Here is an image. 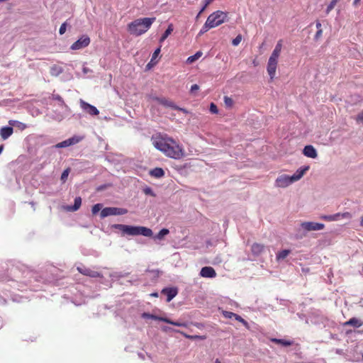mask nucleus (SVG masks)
Instances as JSON below:
<instances>
[{
	"mask_svg": "<svg viewBox=\"0 0 363 363\" xmlns=\"http://www.w3.org/2000/svg\"><path fill=\"white\" fill-rule=\"evenodd\" d=\"M200 276L205 278H214L216 277V272L211 267H203L200 271Z\"/></svg>",
	"mask_w": 363,
	"mask_h": 363,
	"instance_id": "4468645a",
	"label": "nucleus"
},
{
	"mask_svg": "<svg viewBox=\"0 0 363 363\" xmlns=\"http://www.w3.org/2000/svg\"><path fill=\"white\" fill-rule=\"evenodd\" d=\"M103 205L101 203H96L92 206L91 212L94 215L96 214L99 211L102 210Z\"/></svg>",
	"mask_w": 363,
	"mask_h": 363,
	"instance_id": "473e14b6",
	"label": "nucleus"
},
{
	"mask_svg": "<svg viewBox=\"0 0 363 363\" xmlns=\"http://www.w3.org/2000/svg\"><path fill=\"white\" fill-rule=\"evenodd\" d=\"M82 205V199L78 196L74 199V203L73 206H68L67 207V210L69 211H77Z\"/></svg>",
	"mask_w": 363,
	"mask_h": 363,
	"instance_id": "412c9836",
	"label": "nucleus"
},
{
	"mask_svg": "<svg viewBox=\"0 0 363 363\" xmlns=\"http://www.w3.org/2000/svg\"><path fill=\"white\" fill-rule=\"evenodd\" d=\"M315 26L318 30L322 29V26L319 21H316Z\"/></svg>",
	"mask_w": 363,
	"mask_h": 363,
	"instance_id": "603ef678",
	"label": "nucleus"
},
{
	"mask_svg": "<svg viewBox=\"0 0 363 363\" xmlns=\"http://www.w3.org/2000/svg\"><path fill=\"white\" fill-rule=\"evenodd\" d=\"M69 173V169H66L63 171V172L62 173V175H61V180L62 182H65L67 180Z\"/></svg>",
	"mask_w": 363,
	"mask_h": 363,
	"instance_id": "e433bc0d",
	"label": "nucleus"
},
{
	"mask_svg": "<svg viewBox=\"0 0 363 363\" xmlns=\"http://www.w3.org/2000/svg\"><path fill=\"white\" fill-rule=\"evenodd\" d=\"M151 296L157 297L158 295L157 293H152L151 294Z\"/></svg>",
	"mask_w": 363,
	"mask_h": 363,
	"instance_id": "bf43d9fd",
	"label": "nucleus"
},
{
	"mask_svg": "<svg viewBox=\"0 0 363 363\" xmlns=\"http://www.w3.org/2000/svg\"><path fill=\"white\" fill-rule=\"evenodd\" d=\"M150 174L155 178H161L164 176V172L162 168L155 167L150 170Z\"/></svg>",
	"mask_w": 363,
	"mask_h": 363,
	"instance_id": "5701e85b",
	"label": "nucleus"
},
{
	"mask_svg": "<svg viewBox=\"0 0 363 363\" xmlns=\"http://www.w3.org/2000/svg\"><path fill=\"white\" fill-rule=\"evenodd\" d=\"M271 341L276 344L281 345L284 347H288L294 345V342L291 340H287L284 339L272 338Z\"/></svg>",
	"mask_w": 363,
	"mask_h": 363,
	"instance_id": "4be33fe9",
	"label": "nucleus"
},
{
	"mask_svg": "<svg viewBox=\"0 0 363 363\" xmlns=\"http://www.w3.org/2000/svg\"><path fill=\"white\" fill-rule=\"evenodd\" d=\"M155 20V17L138 18L128 25V30L131 35H141L150 29Z\"/></svg>",
	"mask_w": 363,
	"mask_h": 363,
	"instance_id": "7ed1b4c3",
	"label": "nucleus"
},
{
	"mask_svg": "<svg viewBox=\"0 0 363 363\" xmlns=\"http://www.w3.org/2000/svg\"><path fill=\"white\" fill-rule=\"evenodd\" d=\"M322 34H323V30L322 29L318 30L316 33L315 34L314 39L315 40H318L321 38Z\"/></svg>",
	"mask_w": 363,
	"mask_h": 363,
	"instance_id": "c03bdc74",
	"label": "nucleus"
},
{
	"mask_svg": "<svg viewBox=\"0 0 363 363\" xmlns=\"http://www.w3.org/2000/svg\"><path fill=\"white\" fill-rule=\"evenodd\" d=\"M214 0H203V3H206V6H208L211 4Z\"/></svg>",
	"mask_w": 363,
	"mask_h": 363,
	"instance_id": "5fc2aeb1",
	"label": "nucleus"
},
{
	"mask_svg": "<svg viewBox=\"0 0 363 363\" xmlns=\"http://www.w3.org/2000/svg\"><path fill=\"white\" fill-rule=\"evenodd\" d=\"M66 28H67V25L65 23H63L61 26H60V30H59V33L60 35H63L65 31H66Z\"/></svg>",
	"mask_w": 363,
	"mask_h": 363,
	"instance_id": "37998d69",
	"label": "nucleus"
},
{
	"mask_svg": "<svg viewBox=\"0 0 363 363\" xmlns=\"http://www.w3.org/2000/svg\"><path fill=\"white\" fill-rule=\"evenodd\" d=\"M360 224L362 226H363V216L361 218Z\"/></svg>",
	"mask_w": 363,
	"mask_h": 363,
	"instance_id": "13d9d810",
	"label": "nucleus"
},
{
	"mask_svg": "<svg viewBox=\"0 0 363 363\" xmlns=\"http://www.w3.org/2000/svg\"><path fill=\"white\" fill-rule=\"evenodd\" d=\"M152 140L154 147L168 157L179 160L185 155L183 147L172 138L157 135Z\"/></svg>",
	"mask_w": 363,
	"mask_h": 363,
	"instance_id": "f257e3e1",
	"label": "nucleus"
},
{
	"mask_svg": "<svg viewBox=\"0 0 363 363\" xmlns=\"http://www.w3.org/2000/svg\"><path fill=\"white\" fill-rule=\"evenodd\" d=\"M9 124L11 125L16 126L20 130H24L27 128V125L25 123L17 121H9Z\"/></svg>",
	"mask_w": 363,
	"mask_h": 363,
	"instance_id": "c756f323",
	"label": "nucleus"
},
{
	"mask_svg": "<svg viewBox=\"0 0 363 363\" xmlns=\"http://www.w3.org/2000/svg\"><path fill=\"white\" fill-rule=\"evenodd\" d=\"M210 111L212 113H218V109L216 106V105L213 103H211V105H210Z\"/></svg>",
	"mask_w": 363,
	"mask_h": 363,
	"instance_id": "a19ab883",
	"label": "nucleus"
},
{
	"mask_svg": "<svg viewBox=\"0 0 363 363\" xmlns=\"http://www.w3.org/2000/svg\"><path fill=\"white\" fill-rule=\"evenodd\" d=\"M63 69L62 67L54 65L50 67V74L54 77L59 76L61 73H62Z\"/></svg>",
	"mask_w": 363,
	"mask_h": 363,
	"instance_id": "b1692460",
	"label": "nucleus"
},
{
	"mask_svg": "<svg viewBox=\"0 0 363 363\" xmlns=\"http://www.w3.org/2000/svg\"><path fill=\"white\" fill-rule=\"evenodd\" d=\"M203 53L201 51H198L196 52L194 55H191L187 58L186 62L189 64L194 62L196 60H197L199 58H200L202 56Z\"/></svg>",
	"mask_w": 363,
	"mask_h": 363,
	"instance_id": "bb28decb",
	"label": "nucleus"
},
{
	"mask_svg": "<svg viewBox=\"0 0 363 363\" xmlns=\"http://www.w3.org/2000/svg\"><path fill=\"white\" fill-rule=\"evenodd\" d=\"M359 1H360V0H354L353 4H354V5H357V4L359 2Z\"/></svg>",
	"mask_w": 363,
	"mask_h": 363,
	"instance_id": "4d7b16f0",
	"label": "nucleus"
},
{
	"mask_svg": "<svg viewBox=\"0 0 363 363\" xmlns=\"http://www.w3.org/2000/svg\"><path fill=\"white\" fill-rule=\"evenodd\" d=\"M82 140V137L79 136H74L70 138H68L62 142H60L55 145L56 148H63V147H67L69 146L75 145L78 143H79Z\"/></svg>",
	"mask_w": 363,
	"mask_h": 363,
	"instance_id": "9b49d317",
	"label": "nucleus"
},
{
	"mask_svg": "<svg viewBox=\"0 0 363 363\" xmlns=\"http://www.w3.org/2000/svg\"><path fill=\"white\" fill-rule=\"evenodd\" d=\"M208 6H206V3H204V5L203 6V7L201 9V10L199 11V13L197 14V16H196V20H198L199 18L200 17L201 14L205 11V9H206Z\"/></svg>",
	"mask_w": 363,
	"mask_h": 363,
	"instance_id": "49530a36",
	"label": "nucleus"
},
{
	"mask_svg": "<svg viewBox=\"0 0 363 363\" xmlns=\"http://www.w3.org/2000/svg\"><path fill=\"white\" fill-rule=\"evenodd\" d=\"M290 252H291V251L289 250H284L279 252L277 255V260L279 261V260L285 259L290 254Z\"/></svg>",
	"mask_w": 363,
	"mask_h": 363,
	"instance_id": "cd10ccee",
	"label": "nucleus"
},
{
	"mask_svg": "<svg viewBox=\"0 0 363 363\" xmlns=\"http://www.w3.org/2000/svg\"><path fill=\"white\" fill-rule=\"evenodd\" d=\"M363 324L359 319H350L344 323L345 325H352L354 328H358Z\"/></svg>",
	"mask_w": 363,
	"mask_h": 363,
	"instance_id": "a878e982",
	"label": "nucleus"
},
{
	"mask_svg": "<svg viewBox=\"0 0 363 363\" xmlns=\"http://www.w3.org/2000/svg\"><path fill=\"white\" fill-rule=\"evenodd\" d=\"M308 169V166H305L298 169L292 176L286 174H281L275 180V186L278 188H286L289 186L294 182L301 179Z\"/></svg>",
	"mask_w": 363,
	"mask_h": 363,
	"instance_id": "20e7f679",
	"label": "nucleus"
},
{
	"mask_svg": "<svg viewBox=\"0 0 363 363\" xmlns=\"http://www.w3.org/2000/svg\"><path fill=\"white\" fill-rule=\"evenodd\" d=\"M125 225H123V224H113L111 225L112 228L120 230L122 236L125 231Z\"/></svg>",
	"mask_w": 363,
	"mask_h": 363,
	"instance_id": "2f4dec72",
	"label": "nucleus"
},
{
	"mask_svg": "<svg viewBox=\"0 0 363 363\" xmlns=\"http://www.w3.org/2000/svg\"><path fill=\"white\" fill-rule=\"evenodd\" d=\"M174 109H175V110H179V111H182V112H183V113H189V111H188L186 109L183 108H180V107H179V108H174Z\"/></svg>",
	"mask_w": 363,
	"mask_h": 363,
	"instance_id": "864d4df0",
	"label": "nucleus"
},
{
	"mask_svg": "<svg viewBox=\"0 0 363 363\" xmlns=\"http://www.w3.org/2000/svg\"><path fill=\"white\" fill-rule=\"evenodd\" d=\"M154 100L157 101L158 103H160V104L166 106V107H170L172 108H179V106H177V105H175L174 104V102H172V101H169L165 98H159V97H154L153 98Z\"/></svg>",
	"mask_w": 363,
	"mask_h": 363,
	"instance_id": "6ab92c4d",
	"label": "nucleus"
},
{
	"mask_svg": "<svg viewBox=\"0 0 363 363\" xmlns=\"http://www.w3.org/2000/svg\"><path fill=\"white\" fill-rule=\"evenodd\" d=\"M215 363H221L220 360L219 359H216L215 360Z\"/></svg>",
	"mask_w": 363,
	"mask_h": 363,
	"instance_id": "052dcab7",
	"label": "nucleus"
},
{
	"mask_svg": "<svg viewBox=\"0 0 363 363\" xmlns=\"http://www.w3.org/2000/svg\"><path fill=\"white\" fill-rule=\"evenodd\" d=\"M242 40V35H238L235 38H234L232 41V44L234 45V46H237L240 44V43L241 42Z\"/></svg>",
	"mask_w": 363,
	"mask_h": 363,
	"instance_id": "58836bf2",
	"label": "nucleus"
},
{
	"mask_svg": "<svg viewBox=\"0 0 363 363\" xmlns=\"http://www.w3.org/2000/svg\"><path fill=\"white\" fill-rule=\"evenodd\" d=\"M352 214L350 212L337 213L333 215H323L320 218L326 221H336L340 218L350 219Z\"/></svg>",
	"mask_w": 363,
	"mask_h": 363,
	"instance_id": "1a4fd4ad",
	"label": "nucleus"
},
{
	"mask_svg": "<svg viewBox=\"0 0 363 363\" xmlns=\"http://www.w3.org/2000/svg\"><path fill=\"white\" fill-rule=\"evenodd\" d=\"M143 235L145 237H152L153 235L152 230L150 228L144 226H133L125 225V231L123 235Z\"/></svg>",
	"mask_w": 363,
	"mask_h": 363,
	"instance_id": "39448f33",
	"label": "nucleus"
},
{
	"mask_svg": "<svg viewBox=\"0 0 363 363\" xmlns=\"http://www.w3.org/2000/svg\"><path fill=\"white\" fill-rule=\"evenodd\" d=\"M90 42L91 40L89 37L86 35H84L76 42H74L71 45L70 48L73 50H81L82 48L87 47L89 45Z\"/></svg>",
	"mask_w": 363,
	"mask_h": 363,
	"instance_id": "9d476101",
	"label": "nucleus"
},
{
	"mask_svg": "<svg viewBox=\"0 0 363 363\" xmlns=\"http://www.w3.org/2000/svg\"><path fill=\"white\" fill-rule=\"evenodd\" d=\"M169 233V231L168 229L163 228L155 236V239L161 240L165 235H168Z\"/></svg>",
	"mask_w": 363,
	"mask_h": 363,
	"instance_id": "c85d7f7f",
	"label": "nucleus"
},
{
	"mask_svg": "<svg viewBox=\"0 0 363 363\" xmlns=\"http://www.w3.org/2000/svg\"><path fill=\"white\" fill-rule=\"evenodd\" d=\"M237 320H239L240 322H241V323H242L243 325H245V326H247V322L245 321V319L241 318V319H237Z\"/></svg>",
	"mask_w": 363,
	"mask_h": 363,
	"instance_id": "6e6d98bb",
	"label": "nucleus"
},
{
	"mask_svg": "<svg viewBox=\"0 0 363 363\" xmlns=\"http://www.w3.org/2000/svg\"><path fill=\"white\" fill-rule=\"evenodd\" d=\"M83 71H84V73H86V72H88V69H87V68H86V67H84V68L83 69Z\"/></svg>",
	"mask_w": 363,
	"mask_h": 363,
	"instance_id": "680f3d73",
	"label": "nucleus"
},
{
	"mask_svg": "<svg viewBox=\"0 0 363 363\" xmlns=\"http://www.w3.org/2000/svg\"><path fill=\"white\" fill-rule=\"evenodd\" d=\"M199 87L197 84H193L191 86V89H190V91L191 93H194V91L199 90Z\"/></svg>",
	"mask_w": 363,
	"mask_h": 363,
	"instance_id": "8fccbe9b",
	"label": "nucleus"
},
{
	"mask_svg": "<svg viewBox=\"0 0 363 363\" xmlns=\"http://www.w3.org/2000/svg\"><path fill=\"white\" fill-rule=\"evenodd\" d=\"M13 133V129L10 126H4L0 128V136L5 140H7Z\"/></svg>",
	"mask_w": 363,
	"mask_h": 363,
	"instance_id": "a211bd4d",
	"label": "nucleus"
},
{
	"mask_svg": "<svg viewBox=\"0 0 363 363\" xmlns=\"http://www.w3.org/2000/svg\"><path fill=\"white\" fill-rule=\"evenodd\" d=\"M223 315L225 318H233V317L236 318H241L238 315L233 313L232 312H228V311H224Z\"/></svg>",
	"mask_w": 363,
	"mask_h": 363,
	"instance_id": "4c0bfd02",
	"label": "nucleus"
},
{
	"mask_svg": "<svg viewBox=\"0 0 363 363\" xmlns=\"http://www.w3.org/2000/svg\"><path fill=\"white\" fill-rule=\"evenodd\" d=\"M128 213V210L123 208L117 207H106L101 211L100 216L104 218L110 216H121Z\"/></svg>",
	"mask_w": 363,
	"mask_h": 363,
	"instance_id": "0eeeda50",
	"label": "nucleus"
},
{
	"mask_svg": "<svg viewBox=\"0 0 363 363\" xmlns=\"http://www.w3.org/2000/svg\"><path fill=\"white\" fill-rule=\"evenodd\" d=\"M160 50H161V45L157 48L155 52H153L152 54V59H151V61H153L155 59L157 58V57L158 56V55L160 54Z\"/></svg>",
	"mask_w": 363,
	"mask_h": 363,
	"instance_id": "79ce46f5",
	"label": "nucleus"
},
{
	"mask_svg": "<svg viewBox=\"0 0 363 363\" xmlns=\"http://www.w3.org/2000/svg\"><path fill=\"white\" fill-rule=\"evenodd\" d=\"M356 120L357 122L363 123V111L357 115Z\"/></svg>",
	"mask_w": 363,
	"mask_h": 363,
	"instance_id": "de8ad7c7",
	"label": "nucleus"
},
{
	"mask_svg": "<svg viewBox=\"0 0 363 363\" xmlns=\"http://www.w3.org/2000/svg\"><path fill=\"white\" fill-rule=\"evenodd\" d=\"M228 14L222 11H216L207 18L206 22L213 28H216L227 21Z\"/></svg>",
	"mask_w": 363,
	"mask_h": 363,
	"instance_id": "423d86ee",
	"label": "nucleus"
},
{
	"mask_svg": "<svg viewBox=\"0 0 363 363\" xmlns=\"http://www.w3.org/2000/svg\"><path fill=\"white\" fill-rule=\"evenodd\" d=\"M159 320L167 323V324L176 327V328L171 326H162V330L165 332L174 331L184 335L185 337L191 339H196L199 337L197 335H191L188 334L189 332H194V328L201 329L203 325L201 323H194L186 319H158Z\"/></svg>",
	"mask_w": 363,
	"mask_h": 363,
	"instance_id": "f03ea898",
	"label": "nucleus"
},
{
	"mask_svg": "<svg viewBox=\"0 0 363 363\" xmlns=\"http://www.w3.org/2000/svg\"><path fill=\"white\" fill-rule=\"evenodd\" d=\"M210 29H211V27L206 21V23L203 26L202 28L200 30V31L199 33V35H201L204 34L206 32H207Z\"/></svg>",
	"mask_w": 363,
	"mask_h": 363,
	"instance_id": "f704fd0d",
	"label": "nucleus"
},
{
	"mask_svg": "<svg viewBox=\"0 0 363 363\" xmlns=\"http://www.w3.org/2000/svg\"><path fill=\"white\" fill-rule=\"evenodd\" d=\"M338 0H332L331 2L329 4L326 9V13L328 14L335 6L336 4L337 3Z\"/></svg>",
	"mask_w": 363,
	"mask_h": 363,
	"instance_id": "72a5a7b5",
	"label": "nucleus"
},
{
	"mask_svg": "<svg viewBox=\"0 0 363 363\" xmlns=\"http://www.w3.org/2000/svg\"><path fill=\"white\" fill-rule=\"evenodd\" d=\"M80 106L87 113L91 116H96L99 113V110L94 106L85 102L82 99H80Z\"/></svg>",
	"mask_w": 363,
	"mask_h": 363,
	"instance_id": "f8f14e48",
	"label": "nucleus"
},
{
	"mask_svg": "<svg viewBox=\"0 0 363 363\" xmlns=\"http://www.w3.org/2000/svg\"><path fill=\"white\" fill-rule=\"evenodd\" d=\"M77 270L79 273L90 277L96 278L101 277V274L99 272L85 267H78Z\"/></svg>",
	"mask_w": 363,
	"mask_h": 363,
	"instance_id": "ddd939ff",
	"label": "nucleus"
},
{
	"mask_svg": "<svg viewBox=\"0 0 363 363\" xmlns=\"http://www.w3.org/2000/svg\"><path fill=\"white\" fill-rule=\"evenodd\" d=\"M300 226L301 228L306 232L321 230L325 228L323 223L311 221L302 222Z\"/></svg>",
	"mask_w": 363,
	"mask_h": 363,
	"instance_id": "6e6552de",
	"label": "nucleus"
},
{
	"mask_svg": "<svg viewBox=\"0 0 363 363\" xmlns=\"http://www.w3.org/2000/svg\"><path fill=\"white\" fill-rule=\"evenodd\" d=\"M278 62L269 60L267 62V70L270 77V79L272 80L276 74L277 67Z\"/></svg>",
	"mask_w": 363,
	"mask_h": 363,
	"instance_id": "2eb2a0df",
	"label": "nucleus"
},
{
	"mask_svg": "<svg viewBox=\"0 0 363 363\" xmlns=\"http://www.w3.org/2000/svg\"><path fill=\"white\" fill-rule=\"evenodd\" d=\"M303 153L305 156L313 159L316 158L318 156L316 150L313 146L310 145L305 146Z\"/></svg>",
	"mask_w": 363,
	"mask_h": 363,
	"instance_id": "dca6fc26",
	"label": "nucleus"
},
{
	"mask_svg": "<svg viewBox=\"0 0 363 363\" xmlns=\"http://www.w3.org/2000/svg\"><path fill=\"white\" fill-rule=\"evenodd\" d=\"M142 318H159V317L157 316V315H152V314L144 313L142 315Z\"/></svg>",
	"mask_w": 363,
	"mask_h": 363,
	"instance_id": "09e8293b",
	"label": "nucleus"
},
{
	"mask_svg": "<svg viewBox=\"0 0 363 363\" xmlns=\"http://www.w3.org/2000/svg\"><path fill=\"white\" fill-rule=\"evenodd\" d=\"M143 192L146 194V195H150L152 196H155V194L153 192L152 189L150 188V187H146L143 189Z\"/></svg>",
	"mask_w": 363,
	"mask_h": 363,
	"instance_id": "ea45409f",
	"label": "nucleus"
},
{
	"mask_svg": "<svg viewBox=\"0 0 363 363\" xmlns=\"http://www.w3.org/2000/svg\"><path fill=\"white\" fill-rule=\"evenodd\" d=\"M224 103L226 107L230 108L233 105V100L228 96H224Z\"/></svg>",
	"mask_w": 363,
	"mask_h": 363,
	"instance_id": "c9c22d12",
	"label": "nucleus"
},
{
	"mask_svg": "<svg viewBox=\"0 0 363 363\" xmlns=\"http://www.w3.org/2000/svg\"><path fill=\"white\" fill-rule=\"evenodd\" d=\"M172 31H173V25L169 24L168 26V28H167V30L164 31V33L161 36V38L160 39V42L162 43L164 40H165L167 38V37L172 33Z\"/></svg>",
	"mask_w": 363,
	"mask_h": 363,
	"instance_id": "393cba45",
	"label": "nucleus"
},
{
	"mask_svg": "<svg viewBox=\"0 0 363 363\" xmlns=\"http://www.w3.org/2000/svg\"><path fill=\"white\" fill-rule=\"evenodd\" d=\"M280 55H278L277 53H274V52H272V55H270L269 60H272L274 61H277L278 62V59H279V57Z\"/></svg>",
	"mask_w": 363,
	"mask_h": 363,
	"instance_id": "a18cd8bd",
	"label": "nucleus"
},
{
	"mask_svg": "<svg viewBox=\"0 0 363 363\" xmlns=\"http://www.w3.org/2000/svg\"><path fill=\"white\" fill-rule=\"evenodd\" d=\"M281 49H282V40H279L277 42V43L276 46H275L274 50L272 51V52H274V53H277L278 55H280Z\"/></svg>",
	"mask_w": 363,
	"mask_h": 363,
	"instance_id": "7c9ffc66",
	"label": "nucleus"
},
{
	"mask_svg": "<svg viewBox=\"0 0 363 363\" xmlns=\"http://www.w3.org/2000/svg\"><path fill=\"white\" fill-rule=\"evenodd\" d=\"M53 99L55 100H57V101L62 103V104L64 103V101H63L62 98L60 95H54L53 96Z\"/></svg>",
	"mask_w": 363,
	"mask_h": 363,
	"instance_id": "3c124183",
	"label": "nucleus"
},
{
	"mask_svg": "<svg viewBox=\"0 0 363 363\" xmlns=\"http://www.w3.org/2000/svg\"><path fill=\"white\" fill-rule=\"evenodd\" d=\"M162 294L167 296V301L169 302L177 294V290L176 288H166L162 289Z\"/></svg>",
	"mask_w": 363,
	"mask_h": 363,
	"instance_id": "f3484780",
	"label": "nucleus"
},
{
	"mask_svg": "<svg viewBox=\"0 0 363 363\" xmlns=\"http://www.w3.org/2000/svg\"><path fill=\"white\" fill-rule=\"evenodd\" d=\"M264 246L259 243H254L251 247L252 253L255 256L259 255L264 251Z\"/></svg>",
	"mask_w": 363,
	"mask_h": 363,
	"instance_id": "aec40b11",
	"label": "nucleus"
}]
</instances>
